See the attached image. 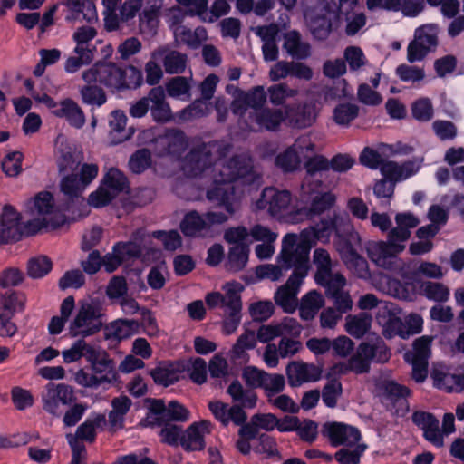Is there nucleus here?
<instances>
[{
	"instance_id": "1",
	"label": "nucleus",
	"mask_w": 464,
	"mask_h": 464,
	"mask_svg": "<svg viewBox=\"0 0 464 464\" xmlns=\"http://www.w3.org/2000/svg\"><path fill=\"white\" fill-rule=\"evenodd\" d=\"M214 186L207 192V198L224 208L223 212L209 211L200 215L190 211L180 223V229L187 237L206 235L214 225H221L240 208V196L236 192L234 182L257 184L261 182V174L253 166L252 159L246 155H236L221 164L218 173L214 174Z\"/></svg>"
},
{
	"instance_id": "2",
	"label": "nucleus",
	"mask_w": 464,
	"mask_h": 464,
	"mask_svg": "<svg viewBox=\"0 0 464 464\" xmlns=\"http://www.w3.org/2000/svg\"><path fill=\"white\" fill-rule=\"evenodd\" d=\"M310 246L299 241L295 234H286L282 240L279 261L285 269L294 268L286 283L275 294L276 304L285 312L292 313L297 306V294L309 269Z\"/></svg>"
},
{
	"instance_id": "3",
	"label": "nucleus",
	"mask_w": 464,
	"mask_h": 464,
	"mask_svg": "<svg viewBox=\"0 0 464 464\" xmlns=\"http://www.w3.org/2000/svg\"><path fill=\"white\" fill-rule=\"evenodd\" d=\"M82 78L86 83L99 82L113 91H124L140 87L142 72L133 65L121 68L114 63L98 62L85 70Z\"/></svg>"
},
{
	"instance_id": "4",
	"label": "nucleus",
	"mask_w": 464,
	"mask_h": 464,
	"mask_svg": "<svg viewBox=\"0 0 464 464\" xmlns=\"http://www.w3.org/2000/svg\"><path fill=\"white\" fill-rule=\"evenodd\" d=\"M220 292H211L206 295L205 301L210 309L220 307L224 309L227 316L223 320L222 332L230 335L236 332L241 321L240 292L243 286L239 283L229 282L223 285Z\"/></svg>"
},
{
	"instance_id": "5",
	"label": "nucleus",
	"mask_w": 464,
	"mask_h": 464,
	"mask_svg": "<svg viewBox=\"0 0 464 464\" xmlns=\"http://www.w3.org/2000/svg\"><path fill=\"white\" fill-rule=\"evenodd\" d=\"M102 316V304L98 299L81 301L76 315L70 323L69 334L72 337L85 338L97 334L103 324Z\"/></svg>"
},
{
	"instance_id": "6",
	"label": "nucleus",
	"mask_w": 464,
	"mask_h": 464,
	"mask_svg": "<svg viewBox=\"0 0 464 464\" xmlns=\"http://www.w3.org/2000/svg\"><path fill=\"white\" fill-rule=\"evenodd\" d=\"M33 220L27 222V232L34 234L42 228L56 229L65 223V216L54 206L53 197L50 192L42 191L33 200Z\"/></svg>"
},
{
	"instance_id": "7",
	"label": "nucleus",
	"mask_w": 464,
	"mask_h": 464,
	"mask_svg": "<svg viewBox=\"0 0 464 464\" xmlns=\"http://www.w3.org/2000/svg\"><path fill=\"white\" fill-rule=\"evenodd\" d=\"M227 152V147L220 142L211 141L194 147L185 157L182 169L188 177H198L211 167Z\"/></svg>"
},
{
	"instance_id": "8",
	"label": "nucleus",
	"mask_w": 464,
	"mask_h": 464,
	"mask_svg": "<svg viewBox=\"0 0 464 464\" xmlns=\"http://www.w3.org/2000/svg\"><path fill=\"white\" fill-rule=\"evenodd\" d=\"M292 197L287 190H278L274 187H267L262 191L261 197L256 202L259 210L266 209L271 216L290 222L300 220L299 216L303 210L294 212L291 207Z\"/></svg>"
},
{
	"instance_id": "9",
	"label": "nucleus",
	"mask_w": 464,
	"mask_h": 464,
	"mask_svg": "<svg viewBox=\"0 0 464 464\" xmlns=\"http://www.w3.org/2000/svg\"><path fill=\"white\" fill-rule=\"evenodd\" d=\"M208 409L223 426H227L230 422L237 426H241L238 431L239 437H244L251 440L256 438L258 439V426L254 423L253 417L249 423H246L247 415L239 406H229L227 403L216 401L208 403Z\"/></svg>"
},
{
	"instance_id": "10",
	"label": "nucleus",
	"mask_w": 464,
	"mask_h": 464,
	"mask_svg": "<svg viewBox=\"0 0 464 464\" xmlns=\"http://www.w3.org/2000/svg\"><path fill=\"white\" fill-rule=\"evenodd\" d=\"M439 26L424 24L414 32L413 40L407 46V60L412 63L422 61L438 45Z\"/></svg>"
},
{
	"instance_id": "11",
	"label": "nucleus",
	"mask_w": 464,
	"mask_h": 464,
	"mask_svg": "<svg viewBox=\"0 0 464 464\" xmlns=\"http://www.w3.org/2000/svg\"><path fill=\"white\" fill-rule=\"evenodd\" d=\"M127 188L128 180L124 174L111 168L105 176L103 186L90 195L89 204L95 208L104 207Z\"/></svg>"
},
{
	"instance_id": "12",
	"label": "nucleus",
	"mask_w": 464,
	"mask_h": 464,
	"mask_svg": "<svg viewBox=\"0 0 464 464\" xmlns=\"http://www.w3.org/2000/svg\"><path fill=\"white\" fill-rule=\"evenodd\" d=\"M433 337L423 335L417 338L412 344V351L405 353V360L412 366V378L422 382L428 375L429 359L431 355Z\"/></svg>"
},
{
	"instance_id": "13",
	"label": "nucleus",
	"mask_w": 464,
	"mask_h": 464,
	"mask_svg": "<svg viewBox=\"0 0 464 464\" xmlns=\"http://www.w3.org/2000/svg\"><path fill=\"white\" fill-rule=\"evenodd\" d=\"M41 397L44 410L54 416L61 415V406L70 405L75 400L72 387L65 383L49 382Z\"/></svg>"
},
{
	"instance_id": "14",
	"label": "nucleus",
	"mask_w": 464,
	"mask_h": 464,
	"mask_svg": "<svg viewBox=\"0 0 464 464\" xmlns=\"http://www.w3.org/2000/svg\"><path fill=\"white\" fill-rule=\"evenodd\" d=\"M285 121V109L263 107L247 113L246 129L251 131H277Z\"/></svg>"
},
{
	"instance_id": "15",
	"label": "nucleus",
	"mask_w": 464,
	"mask_h": 464,
	"mask_svg": "<svg viewBox=\"0 0 464 464\" xmlns=\"http://www.w3.org/2000/svg\"><path fill=\"white\" fill-rule=\"evenodd\" d=\"M97 175L96 164H83L79 173L63 175L60 183L61 190L69 198L79 197Z\"/></svg>"
},
{
	"instance_id": "16",
	"label": "nucleus",
	"mask_w": 464,
	"mask_h": 464,
	"mask_svg": "<svg viewBox=\"0 0 464 464\" xmlns=\"http://www.w3.org/2000/svg\"><path fill=\"white\" fill-rule=\"evenodd\" d=\"M322 434L334 447L343 445L352 448L353 445L360 443L362 439L361 432L357 428L335 421L324 423L322 428Z\"/></svg>"
},
{
	"instance_id": "17",
	"label": "nucleus",
	"mask_w": 464,
	"mask_h": 464,
	"mask_svg": "<svg viewBox=\"0 0 464 464\" xmlns=\"http://www.w3.org/2000/svg\"><path fill=\"white\" fill-rule=\"evenodd\" d=\"M87 361L102 385L112 384L117 381L118 374L114 362L105 351L92 347L88 352Z\"/></svg>"
},
{
	"instance_id": "18",
	"label": "nucleus",
	"mask_w": 464,
	"mask_h": 464,
	"mask_svg": "<svg viewBox=\"0 0 464 464\" xmlns=\"http://www.w3.org/2000/svg\"><path fill=\"white\" fill-rule=\"evenodd\" d=\"M368 257L380 267L391 269L403 247L387 241H369L365 246Z\"/></svg>"
},
{
	"instance_id": "19",
	"label": "nucleus",
	"mask_w": 464,
	"mask_h": 464,
	"mask_svg": "<svg viewBox=\"0 0 464 464\" xmlns=\"http://www.w3.org/2000/svg\"><path fill=\"white\" fill-rule=\"evenodd\" d=\"M302 330V325L295 318L285 317L279 323L260 326L256 339L261 343H268L276 337H298Z\"/></svg>"
},
{
	"instance_id": "20",
	"label": "nucleus",
	"mask_w": 464,
	"mask_h": 464,
	"mask_svg": "<svg viewBox=\"0 0 464 464\" xmlns=\"http://www.w3.org/2000/svg\"><path fill=\"white\" fill-rule=\"evenodd\" d=\"M318 109L314 102L285 106V117L288 125L296 129L311 127L317 119Z\"/></svg>"
},
{
	"instance_id": "21",
	"label": "nucleus",
	"mask_w": 464,
	"mask_h": 464,
	"mask_svg": "<svg viewBox=\"0 0 464 464\" xmlns=\"http://www.w3.org/2000/svg\"><path fill=\"white\" fill-rule=\"evenodd\" d=\"M285 372L291 387H298L305 382H315L321 377V371L318 367L300 361L289 362Z\"/></svg>"
},
{
	"instance_id": "22",
	"label": "nucleus",
	"mask_w": 464,
	"mask_h": 464,
	"mask_svg": "<svg viewBox=\"0 0 464 464\" xmlns=\"http://www.w3.org/2000/svg\"><path fill=\"white\" fill-rule=\"evenodd\" d=\"M412 422L423 431L424 438L437 448L444 445L442 433L440 430L438 419L430 412L417 411L412 416Z\"/></svg>"
},
{
	"instance_id": "23",
	"label": "nucleus",
	"mask_w": 464,
	"mask_h": 464,
	"mask_svg": "<svg viewBox=\"0 0 464 464\" xmlns=\"http://www.w3.org/2000/svg\"><path fill=\"white\" fill-rule=\"evenodd\" d=\"M22 234L20 214L12 207L5 206L0 216V244L19 240Z\"/></svg>"
},
{
	"instance_id": "24",
	"label": "nucleus",
	"mask_w": 464,
	"mask_h": 464,
	"mask_svg": "<svg viewBox=\"0 0 464 464\" xmlns=\"http://www.w3.org/2000/svg\"><path fill=\"white\" fill-rule=\"evenodd\" d=\"M161 7V0H150L146 3L139 13V31L141 34L152 37L157 34Z\"/></svg>"
},
{
	"instance_id": "25",
	"label": "nucleus",
	"mask_w": 464,
	"mask_h": 464,
	"mask_svg": "<svg viewBox=\"0 0 464 464\" xmlns=\"http://www.w3.org/2000/svg\"><path fill=\"white\" fill-rule=\"evenodd\" d=\"M212 425L208 420L191 424L181 437V444L187 450H201L205 447V436L211 431Z\"/></svg>"
},
{
	"instance_id": "26",
	"label": "nucleus",
	"mask_w": 464,
	"mask_h": 464,
	"mask_svg": "<svg viewBox=\"0 0 464 464\" xmlns=\"http://www.w3.org/2000/svg\"><path fill=\"white\" fill-rule=\"evenodd\" d=\"M375 392L381 402L387 407L404 400L410 394L407 387L389 380L378 381L375 385Z\"/></svg>"
},
{
	"instance_id": "27",
	"label": "nucleus",
	"mask_w": 464,
	"mask_h": 464,
	"mask_svg": "<svg viewBox=\"0 0 464 464\" xmlns=\"http://www.w3.org/2000/svg\"><path fill=\"white\" fill-rule=\"evenodd\" d=\"M153 59L162 61L165 72L169 74L182 73L187 66L188 57L175 50H169L166 47H160L152 52Z\"/></svg>"
},
{
	"instance_id": "28",
	"label": "nucleus",
	"mask_w": 464,
	"mask_h": 464,
	"mask_svg": "<svg viewBox=\"0 0 464 464\" xmlns=\"http://www.w3.org/2000/svg\"><path fill=\"white\" fill-rule=\"evenodd\" d=\"M431 377L435 386L447 392L464 389V375L451 373L445 365H436L432 370Z\"/></svg>"
},
{
	"instance_id": "29",
	"label": "nucleus",
	"mask_w": 464,
	"mask_h": 464,
	"mask_svg": "<svg viewBox=\"0 0 464 464\" xmlns=\"http://www.w3.org/2000/svg\"><path fill=\"white\" fill-rule=\"evenodd\" d=\"M283 49L292 58L305 60L311 55V45L304 40L301 34L295 30L286 32L283 35Z\"/></svg>"
},
{
	"instance_id": "30",
	"label": "nucleus",
	"mask_w": 464,
	"mask_h": 464,
	"mask_svg": "<svg viewBox=\"0 0 464 464\" xmlns=\"http://www.w3.org/2000/svg\"><path fill=\"white\" fill-rule=\"evenodd\" d=\"M150 114L157 122H168L173 119L169 104L166 102L165 91L161 86L150 91Z\"/></svg>"
},
{
	"instance_id": "31",
	"label": "nucleus",
	"mask_w": 464,
	"mask_h": 464,
	"mask_svg": "<svg viewBox=\"0 0 464 464\" xmlns=\"http://www.w3.org/2000/svg\"><path fill=\"white\" fill-rule=\"evenodd\" d=\"M328 13L312 17L309 21V29L313 36L317 40H325L330 34L340 27V20Z\"/></svg>"
},
{
	"instance_id": "32",
	"label": "nucleus",
	"mask_w": 464,
	"mask_h": 464,
	"mask_svg": "<svg viewBox=\"0 0 464 464\" xmlns=\"http://www.w3.org/2000/svg\"><path fill=\"white\" fill-rule=\"evenodd\" d=\"M53 113L64 118L69 124L74 128L81 129L85 124V115L82 108L73 100L67 98L59 103V107L53 111Z\"/></svg>"
},
{
	"instance_id": "33",
	"label": "nucleus",
	"mask_w": 464,
	"mask_h": 464,
	"mask_svg": "<svg viewBox=\"0 0 464 464\" xmlns=\"http://www.w3.org/2000/svg\"><path fill=\"white\" fill-rule=\"evenodd\" d=\"M418 171V167L413 161H406L398 164L394 161H385L381 166L383 177L394 184L413 176Z\"/></svg>"
},
{
	"instance_id": "34",
	"label": "nucleus",
	"mask_w": 464,
	"mask_h": 464,
	"mask_svg": "<svg viewBox=\"0 0 464 464\" xmlns=\"http://www.w3.org/2000/svg\"><path fill=\"white\" fill-rule=\"evenodd\" d=\"M183 372V367L179 362H162L150 371V376L157 384L169 386L178 382Z\"/></svg>"
},
{
	"instance_id": "35",
	"label": "nucleus",
	"mask_w": 464,
	"mask_h": 464,
	"mask_svg": "<svg viewBox=\"0 0 464 464\" xmlns=\"http://www.w3.org/2000/svg\"><path fill=\"white\" fill-rule=\"evenodd\" d=\"M340 223H343V219L337 217L334 219H324L316 226L303 230L302 236L309 242H327L333 230L336 232V228H340Z\"/></svg>"
},
{
	"instance_id": "36",
	"label": "nucleus",
	"mask_w": 464,
	"mask_h": 464,
	"mask_svg": "<svg viewBox=\"0 0 464 464\" xmlns=\"http://www.w3.org/2000/svg\"><path fill=\"white\" fill-rule=\"evenodd\" d=\"M227 392L234 402H237L242 410L253 409L256 405L257 395L253 389H246L238 382L234 381L227 387Z\"/></svg>"
},
{
	"instance_id": "37",
	"label": "nucleus",
	"mask_w": 464,
	"mask_h": 464,
	"mask_svg": "<svg viewBox=\"0 0 464 464\" xmlns=\"http://www.w3.org/2000/svg\"><path fill=\"white\" fill-rule=\"evenodd\" d=\"M106 424V418L104 414L98 413L89 417L83 423H82L76 430L73 438H77L78 441L85 440L87 442H93L96 438V430L102 429Z\"/></svg>"
},
{
	"instance_id": "38",
	"label": "nucleus",
	"mask_w": 464,
	"mask_h": 464,
	"mask_svg": "<svg viewBox=\"0 0 464 464\" xmlns=\"http://www.w3.org/2000/svg\"><path fill=\"white\" fill-rule=\"evenodd\" d=\"M139 323L135 320H118L105 328V338L121 341L137 334Z\"/></svg>"
},
{
	"instance_id": "39",
	"label": "nucleus",
	"mask_w": 464,
	"mask_h": 464,
	"mask_svg": "<svg viewBox=\"0 0 464 464\" xmlns=\"http://www.w3.org/2000/svg\"><path fill=\"white\" fill-rule=\"evenodd\" d=\"M256 344V334L252 330H246L242 334L231 350V359L240 363H246L249 360L248 350L254 349Z\"/></svg>"
},
{
	"instance_id": "40",
	"label": "nucleus",
	"mask_w": 464,
	"mask_h": 464,
	"mask_svg": "<svg viewBox=\"0 0 464 464\" xmlns=\"http://www.w3.org/2000/svg\"><path fill=\"white\" fill-rule=\"evenodd\" d=\"M168 154H179L188 146L185 133L179 130L170 129L158 140Z\"/></svg>"
},
{
	"instance_id": "41",
	"label": "nucleus",
	"mask_w": 464,
	"mask_h": 464,
	"mask_svg": "<svg viewBox=\"0 0 464 464\" xmlns=\"http://www.w3.org/2000/svg\"><path fill=\"white\" fill-rule=\"evenodd\" d=\"M324 304V299L322 294L313 290L303 296L299 307V313L302 319L312 320Z\"/></svg>"
},
{
	"instance_id": "42",
	"label": "nucleus",
	"mask_w": 464,
	"mask_h": 464,
	"mask_svg": "<svg viewBox=\"0 0 464 464\" xmlns=\"http://www.w3.org/2000/svg\"><path fill=\"white\" fill-rule=\"evenodd\" d=\"M173 34L178 44H183L191 48H198L207 39V31L203 27H197L194 31L186 26L177 27Z\"/></svg>"
},
{
	"instance_id": "43",
	"label": "nucleus",
	"mask_w": 464,
	"mask_h": 464,
	"mask_svg": "<svg viewBox=\"0 0 464 464\" xmlns=\"http://www.w3.org/2000/svg\"><path fill=\"white\" fill-rule=\"evenodd\" d=\"M131 405V400L125 395L112 399V410L109 413V421L113 428L121 429L123 427L124 417Z\"/></svg>"
},
{
	"instance_id": "44",
	"label": "nucleus",
	"mask_w": 464,
	"mask_h": 464,
	"mask_svg": "<svg viewBox=\"0 0 464 464\" xmlns=\"http://www.w3.org/2000/svg\"><path fill=\"white\" fill-rule=\"evenodd\" d=\"M345 320L346 332L355 338H361L370 330L372 318L367 313H360L348 315Z\"/></svg>"
},
{
	"instance_id": "45",
	"label": "nucleus",
	"mask_w": 464,
	"mask_h": 464,
	"mask_svg": "<svg viewBox=\"0 0 464 464\" xmlns=\"http://www.w3.org/2000/svg\"><path fill=\"white\" fill-rule=\"evenodd\" d=\"M249 248L246 245L237 244L229 248L226 268L231 272L242 270L248 261Z\"/></svg>"
},
{
	"instance_id": "46",
	"label": "nucleus",
	"mask_w": 464,
	"mask_h": 464,
	"mask_svg": "<svg viewBox=\"0 0 464 464\" xmlns=\"http://www.w3.org/2000/svg\"><path fill=\"white\" fill-rule=\"evenodd\" d=\"M191 85L189 79L184 76H175L166 83V92L171 98L188 101Z\"/></svg>"
},
{
	"instance_id": "47",
	"label": "nucleus",
	"mask_w": 464,
	"mask_h": 464,
	"mask_svg": "<svg viewBox=\"0 0 464 464\" xmlns=\"http://www.w3.org/2000/svg\"><path fill=\"white\" fill-rule=\"evenodd\" d=\"M313 262L316 266L315 281H324L332 272L334 262L329 252L324 248H316L313 254Z\"/></svg>"
},
{
	"instance_id": "48",
	"label": "nucleus",
	"mask_w": 464,
	"mask_h": 464,
	"mask_svg": "<svg viewBox=\"0 0 464 464\" xmlns=\"http://www.w3.org/2000/svg\"><path fill=\"white\" fill-rule=\"evenodd\" d=\"M270 102L275 106L284 105L287 100L298 95V90L291 88L287 83L273 84L267 89Z\"/></svg>"
},
{
	"instance_id": "49",
	"label": "nucleus",
	"mask_w": 464,
	"mask_h": 464,
	"mask_svg": "<svg viewBox=\"0 0 464 464\" xmlns=\"http://www.w3.org/2000/svg\"><path fill=\"white\" fill-rule=\"evenodd\" d=\"M73 53L76 56L69 57L64 64V70L69 73H73L82 66L90 64L94 58L93 49L75 47Z\"/></svg>"
},
{
	"instance_id": "50",
	"label": "nucleus",
	"mask_w": 464,
	"mask_h": 464,
	"mask_svg": "<svg viewBox=\"0 0 464 464\" xmlns=\"http://www.w3.org/2000/svg\"><path fill=\"white\" fill-rule=\"evenodd\" d=\"M395 74L403 82L416 84L422 82L426 76L423 67L401 63L395 69Z\"/></svg>"
},
{
	"instance_id": "51",
	"label": "nucleus",
	"mask_w": 464,
	"mask_h": 464,
	"mask_svg": "<svg viewBox=\"0 0 464 464\" xmlns=\"http://www.w3.org/2000/svg\"><path fill=\"white\" fill-rule=\"evenodd\" d=\"M275 164L285 173L295 172L301 168L302 162L291 146L280 152L275 160Z\"/></svg>"
},
{
	"instance_id": "52",
	"label": "nucleus",
	"mask_w": 464,
	"mask_h": 464,
	"mask_svg": "<svg viewBox=\"0 0 464 464\" xmlns=\"http://www.w3.org/2000/svg\"><path fill=\"white\" fill-rule=\"evenodd\" d=\"M301 162L307 160L316 153V145L310 133L302 134L291 145Z\"/></svg>"
},
{
	"instance_id": "53",
	"label": "nucleus",
	"mask_w": 464,
	"mask_h": 464,
	"mask_svg": "<svg viewBox=\"0 0 464 464\" xmlns=\"http://www.w3.org/2000/svg\"><path fill=\"white\" fill-rule=\"evenodd\" d=\"M366 449L367 445L362 442L352 448L344 447L334 454V459L340 464H359Z\"/></svg>"
},
{
	"instance_id": "54",
	"label": "nucleus",
	"mask_w": 464,
	"mask_h": 464,
	"mask_svg": "<svg viewBox=\"0 0 464 464\" xmlns=\"http://www.w3.org/2000/svg\"><path fill=\"white\" fill-rule=\"evenodd\" d=\"M345 22L344 33L347 36H354L362 29L367 22L363 12H350L349 14L340 16V25Z\"/></svg>"
},
{
	"instance_id": "55",
	"label": "nucleus",
	"mask_w": 464,
	"mask_h": 464,
	"mask_svg": "<svg viewBox=\"0 0 464 464\" xmlns=\"http://www.w3.org/2000/svg\"><path fill=\"white\" fill-rule=\"evenodd\" d=\"M346 267L357 277L366 279L370 276L368 262L357 251L342 258Z\"/></svg>"
},
{
	"instance_id": "56",
	"label": "nucleus",
	"mask_w": 464,
	"mask_h": 464,
	"mask_svg": "<svg viewBox=\"0 0 464 464\" xmlns=\"http://www.w3.org/2000/svg\"><path fill=\"white\" fill-rule=\"evenodd\" d=\"M359 108L353 103L338 104L333 113L334 121L340 126H348L358 116Z\"/></svg>"
},
{
	"instance_id": "57",
	"label": "nucleus",
	"mask_w": 464,
	"mask_h": 464,
	"mask_svg": "<svg viewBox=\"0 0 464 464\" xmlns=\"http://www.w3.org/2000/svg\"><path fill=\"white\" fill-rule=\"evenodd\" d=\"M64 5L75 14H82L88 23L97 20L95 5L92 0H65Z\"/></svg>"
},
{
	"instance_id": "58",
	"label": "nucleus",
	"mask_w": 464,
	"mask_h": 464,
	"mask_svg": "<svg viewBox=\"0 0 464 464\" xmlns=\"http://www.w3.org/2000/svg\"><path fill=\"white\" fill-rule=\"evenodd\" d=\"M80 94L83 103L88 105L102 106L107 101L104 91L97 85L88 83L80 89Z\"/></svg>"
},
{
	"instance_id": "59",
	"label": "nucleus",
	"mask_w": 464,
	"mask_h": 464,
	"mask_svg": "<svg viewBox=\"0 0 464 464\" xmlns=\"http://www.w3.org/2000/svg\"><path fill=\"white\" fill-rule=\"evenodd\" d=\"M412 117L421 122L430 121L434 115V109L430 98L423 97L411 104Z\"/></svg>"
},
{
	"instance_id": "60",
	"label": "nucleus",
	"mask_w": 464,
	"mask_h": 464,
	"mask_svg": "<svg viewBox=\"0 0 464 464\" xmlns=\"http://www.w3.org/2000/svg\"><path fill=\"white\" fill-rule=\"evenodd\" d=\"M425 297L435 302H446L450 297V289L442 283L426 282L422 285Z\"/></svg>"
},
{
	"instance_id": "61",
	"label": "nucleus",
	"mask_w": 464,
	"mask_h": 464,
	"mask_svg": "<svg viewBox=\"0 0 464 464\" xmlns=\"http://www.w3.org/2000/svg\"><path fill=\"white\" fill-rule=\"evenodd\" d=\"M52 269V261L45 256L31 258L27 264L28 276L32 278H42Z\"/></svg>"
},
{
	"instance_id": "62",
	"label": "nucleus",
	"mask_w": 464,
	"mask_h": 464,
	"mask_svg": "<svg viewBox=\"0 0 464 464\" xmlns=\"http://www.w3.org/2000/svg\"><path fill=\"white\" fill-rule=\"evenodd\" d=\"M342 384L338 380L332 379L328 381L322 391L323 402L329 408H334L342 395Z\"/></svg>"
},
{
	"instance_id": "63",
	"label": "nucleus",
	"mask_w": 464,
	"mask_h": 464,
	"mask_svg": "<svg viewBox=\"0 0 464 464\" xmlns=\"http://www.w3.org/2000/svg\"><path fill=\"white\" fill-rule=\"evenodd\" d=\"M93 346L89 345L84 340L76 341L70 349L62 352L63 362L66 363L74 362L82 357L88 358V352Z\"/></svg>"
},
{
	"instance_id": "64",
	"label": "nucleus",
	"mask_w": 464,
	"mask_h": 464,
	"mask_svg": "<svg viewBox=\"0 0 464 464\" xmlns=\"http://www.w3.org/2000/svg\"><path fill=\"white\" fill-rule=\"evenodd\" d=\"M150 164L151 154L147 149L137 150L129 160L130 169L135 174H140L145 171Z\"/></svg>"
}]
</instances>
